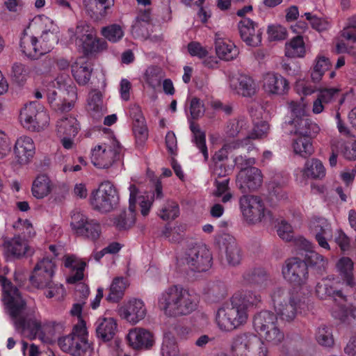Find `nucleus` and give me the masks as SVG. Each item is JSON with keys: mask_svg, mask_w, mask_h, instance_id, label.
<instances>
[{"mask_svg": "<svg viewBox=\"0 0 356 356\" xmlns=\"http://www.w3.org/2000/svg\"><path fill=\"white\" fill-rule=\"evenodd\" d=\"M56 268V266L53 259L43 258L35 265L30 277L32 285L38 289L49 287Z\"/></svg>", "mask_w": 356, "mask_h": 356, "instance_id": "16", "label": "nucleus"}, {"mask_svg": "<svg viewBox=\"0 0 356 356\" xmlns=\"http://www.w3.org/2000/svg\"><path fill=\"white\" fill-rule=\"evenodd\" d=\"M308 227L318 245L330 250L328 241L332 238V228L328 220L323 217L313 216L309 219Z\"/></svg>", "mask_w": 356, "mask_h": 356, "instance_id": "18", "label": "nucleus"}, {"mask_svg": "<svg viewBox=\"0 0 356 356\" xmlns=\"http://www.w3.org/2000/svg\"><path fill=\"white\" fill-rule=\"evenodd\" d=\"M51 193L54 196L55 200H60L63 199L69 191V187L67 184L62 181L53 183Z\"/></svg>", "mask_w": 356, "mask_h": 356, "instance_id": "64", "label": "nucleus"}, {"mask_svg": "<svg viewBox=\"0 0 356 356\" xmlns=\"http://www.w3.org/2000/svg\"><path fill=\"white\" fill-rule=\"evenodd\" d=\"M190 127L193 134V142L196 147L200 149V152L202 153L203 156H207L208 152L206 145L205 134L200 130L197 125L193 123L191 124Z\"/></svg>", "mask_w": 356, "mask_h": 356, "instance_id": "50", "label": "nucleus"}, {"mask_svg": "<svg viewBox=\"0 0 356 356\" xmlns=\"http://www.w3.org/2000/svg\"><path fill=\"white\" fill-rule=\"evenodd\" d=\"M73 352L71 355L74 356H86L91 351L90 344L88 339H75Z\"/></svg>", "mask_w": 356, "mask_h": 356, "instance_id": "58", "label": "nucleus"}, {"mask_svg": "<svg viewBox=\"0 0 356 356\" xmlns=\"http://www.w3.org/2000/svg\"><path fill=\"white\" fill-rule=\"evenodd\" d=\"M239 205L243 216L249 223L261 222L269 213L259 196L243 195L239 200Z\"/></svg>", "mask_w": 356, "mask_h": 356, "instance_id": "14", "label": "nucleus"}, {"mask_svg": "<svg viewBox=\"0 0 356 356\" xmlns=\"http://www.w3.org/2000/svg\"><path fill=\"white\" fill-rule=\"evenodd\" d=\"M216 188L213 192L215 197H221V202L224 204L230 202L233 197V195L229 188V179H223L222 181L216 180Z\"/></svg>", "mask_w": 356, "mask_h": 356, "instance_id": "43", "label": "nucleus"}, {"mask_svg": "<svg viewBox=\"0 0 356 356\" xmlns=\"http://www.w3.org/2000/svg\"><path fill=\"white\" fill-rule=\"evenodd\" d=\"M64 265L66 268L72 269L71 274L67 277V283L74 284L83 278V270L86 266L85 261L74 255H70L65 257Z\"/></svg>", "mask_w": 356, "mask_h": 356, "instance_id": "35", "label": "nucleus"}, {"mask_svg": "<svg viewBox=\"0 0 356 356\" xmlns=\"http://www.w3.org/2000/svg\"><path fill=\"white\" fill-rule=\"evenodd\" d=\"M340 90L337 88L319 87L317 88V97L312 105V112L320 114L324 111V104L332 102Z\"/></svg>", "mask_w": 356, "mask_h": 356, "instance_id": "30", "label": "nucleus"}, {"mask_svg": "<svg viewBox=\"0 0 356 356\" xmlns=\"http://www.w3.org/2000/svg\"><path fill=\"white\" fill-rule=\"evenodd\" d=\"M293 248V257H291V285L300 286L307 278V268H325L327 260L313 250V244L304 237L291 236V248Z\"/></svg>", "mask_w": 356, "mask_h": 356, "instance_id": "4", "label": "nucleus"}, {"mask_svg": "<svg viewBox=\"0 0 356 356\" xmlns=\"http://www.w3.org/2000/svg\"><path fill=\"white\" fill-rule=\"evenodd\" d=\"M4 254L8 259L21 258L33 253L27 241L21 236H15L4 243Z\"/></svg>", "mask_w": 356, "mask_h": 356, "instance_id": "24", "label": "nucleus"}, {"mask_svg": "<svg viewBox=\"0 0 356 356\" xmlns=\"http://www.w3.org/2000/svg\"><path fill=\"white\" fill-rule=\"evenodd\" d=\"M295 90L300 95L303 96H308L314 93L317 88L312 85V83L307 80L300 79L295 84Z\"/></svg>", "mask_w": 356, "mask_h": 356, "instance_id": "60", "label": "nucleus"}, {"mask_svg": "<svg viewBox=\"0 0 356 356\" xmlns=\"http://www.w3.org/2000/svg\"><path fill=\"white\" fill-rule=\"evenodd\" d=\"M101 35L112 43H117L120 41L124 35V29L118 24H112L101 29Z\"/></svg>", "mask_w": 356, "mask_h": 356, "instance_id": "41", "label": "nucleus"}, {"mask_svg": "<svg viewBox=\"0 0 356 356\" xmlns=\"http://www.w3.org/2000/svg\"><path fill=\"white\" fill-rule=\"evenodd\" d=\"M14 153L17 156H33L35 146L32 138L28 136L18 138L15 144Z\"/></svg>", "mask_w": 356, "mask_h": 356, "instance_id": "42", "label": "nucleus"}, {"mask_svg": "<svg viewBox=\"0 0 356 356\" xmlns=\"http://www.w3.org/2000/svg\"><path fill=\"white\" fill-rule=\"evenodd\" d=\"M353 266L352 259L345 257L339 259L336 264L338 273L346 282V285L350 287L355 284L353 277Z\"/></svg>", "mask_w": 356, "mask_h": 356, "instance_id": "40", "label": "nucleus"}, {"mask_svg": "<svg viewBox=\"0 0 356 356\" xmlns=\"http://www.w3.org/2000/svg\"><path fill=\"white\" fill-rule=\"evenodd\" d=\"M159 216L163 220H172L179 215V205L173 201L168 200L158 213Z\"/></svg>", "mask_w": 356, "mask_h": 356, "instance_id": "44", "label": "nucleus"}, {"mask_svg": "<svg viewBox=\"0 0 356 356\" xmlns=\"http://www.w3.org/2000/svg\"><path fill=\"white\" fill-rule=\"evenodd\" d=\"M278 236L286 242L289 241V225L286 220L277 219L275 225Z\"/></svg>", "mask_w": 356, "mask_h": 356, "instance_id": "63", "label": "nucleus"}, {"mask_svg": "<svg viewBox=\"0 0 356 356\" xmlns=\"http://www.w3.org/2000/svg\"><path fill=\"white\" fill-rule=\"evenodd\" d=\"M234 162L240 168L236 186L243 193L254 191L261 186L263 175L259 168L252 166L254 163L253 157H235Z\"/></svg>", "mask_w": 356, "mask_h": 356, "instance_id": "9", "label": "nucleus"}, {"mask_svg": "<svg viewBox=\"0 0 356 356\" xmlns=\"http://www.w3.org/2000/svg\"><path fill=\"white\" fill-rule=\"evenodd\" d=\"M179 265L192 271L206 272L213 265V256L204 245H197L187 250L178 259Z\"/></svg>", "mask_w": 356, "mask_h": 356, "instance_id": "10", "label": "nucleus"}, {"mask_svg": "<svg viewBox=\"0 0 356 356\" xmlns=\"http://www.w3.org/2000/svg\"><path fill=\"white\" fill-rule=\"evenodd\" d=\"M84 228L87 230V232L77 234L85 236L91 240H96L100 236V225L95 220H89V221L84 226Z\"/></svg>", "mask_w": 356, "mask_h": 356, "instance_id": "56", "label": "nucleus"}, {"mask_svg": "<svg viewBox=\"0 0 356 356\" xmlns=\"http://www.w3.org/2000/svg\"><path fill=\"white\" fill-rule=\"evenodd\" d=\"M242 40L249 46L257 47L261 42L262 32L257 24L249 18H243L238 23Z\"/></svg>", "mask_w": 356, "mask_h": 356, "instance_id": "23", "label": "nucleus"}, {"mask_svg": "<svg viewBox=\"0 0 356 356\" xmlns=\"http://www.w3.org/2000/svg\"><path fill=\"white\" fill-rule=\"evenodd\" d=\"M114 5V0H84L86 12L95 21L105 18Z\"/></svg>", "mask_w": 356, "mask_h": 356, "instance_id": "26", "label": "nucleus"}, {"mask_svg": "<svg viewBox=\"0 0 356 356\" xmlns=\"http://www.w3.org/2000/svg\"><path fill=\"white\" fill-rule=\"evenodd\" d=\"M261 296L251 290L236 292L216 312V322L219 329L231 332L244 325L248 319V309L261 302Z\"/></svg>", "mask_w": 356, "mask_h": 356, "instance_id": "3", "label": "nucleus"}, {"mask_svg": "<svg viewBox=\"0 0 356 356\" xmlns=\"http://www.w3.org/2000/svg\"><path fill=\"white\" fill-rule=\"evenodd\" d=\"M159 309L168 317L187 316L195 311L198 300L194 294L179 284L163 290L157 298Z\"/></svg>", "mask_w": 356, "mask_h": 356, "instance_id": "5", "label": "nucleus"}, {"mask_svg": "<svg viewBox=\"0 0 356 356\" xmlns=\"http://www.w3.org/2000/svg\"><path fill=\"white\" fill-rule=\"evenodd\" d=\"M302 174L308 179L321 180L325 177L326 170L320 160L312 158L306 161Z\"/></svg>", "mask_w": 356, "mask_h": 356, "instance_id": "36", "label": "nucleus"}, {"mask_svg": "<svg viewBox=\"0 0 356 356\" xmlns=\"http://www.w3.org/2000/svg\"><path fill=\"white\" fill-rule=\"evenodd\" d=\"M188 51L192 56L199 58H205L208 54V50L197 42H191L188 44Z\"/></svg>", "mask_w": 356, "mask_h": 356, "instance_id": "62", "label": "nucleus"}, {"mask_svg": "<svg viewBox=\"0 0 356 356\" xmlns=\"http://www.w3.org/2000/svg\"><path fill=\"white\" fill-rule=\"evenodd\" d=\"M235 153L257 154L258 149L250 143L249 138H245L242 141L226 142L219 150L218 156H226Z\"/></svg>", "mask_w": 356, "mask_h": 356, "instance_id": "28", "label": "nucleus"}, {"mask_svg": "<svg viewBox=\"0 0 356 356\" xmlns=\"http://www.w3.org/2000/svg\"><path fill=\"white\" fill-rule=\"evenodd\" d=\"M119 194L115 185L105 181L101 183L97 189L92 191L90 203L95 210L102 213L112 211L118 204Z\"/></svg>", "mask_w": 356, "mask_h": 356, "instance_id": "11", "label": "nucleus"}, {"mask_svg": "<svg viewBox=\"0 0 356 356\" xmlns=\"http://www.w3.org/2000/svg\"><path fill=\"white\" fill-rule=\"evenodd\" d=\"M178 351L179 348L175 338L170 332L165 333L161 346L162 356H175Z\"/></svg>", "mask_w": 356, "mask_h": 356, "instance_id": "47", "label": "nucleus"}, {"mask_svg": "<svg viewBox=\"0 0 356 356\" xmlns=\"http://www.w3.org/2000/svg\"><path fill=\"white\" fill-rule=\"evenodd\" d=\"M270 127L267 122L261 121L255 123L251 134L246 138H249L250 141H251V139L265 138L267 136ZM250 143H252V142Z\"/></svg>", "mask_w": 356, "mask_h": 356, "instance_id": "55", "label": "nucleus"}, {"mask_svg": "<svg viewBox=\"0 0 356 356\" xmlns=\"http://www.w3.org/2000/svg\"><path fill=\"white\" fill-rule=\"evenodd\" d=\"M67 33L70 42L84 56H95L108 49L106 40L99 38L96 29L86 22H79Z\"/></svg>", "mask_w": 356, "mask_h": 356, "instance_id": "7", "label": "nucleus"}, {"mask_svg": "<svg viewBox=\"0 0 356 356\" xmlns=\"http://www.w3.org/2000/svg\"><path fill=\"white\" fill-rule=\"evenodd\" d=\"M37 73L36 67H29L21 63H16L13 67V75L18 83L25 81L31 74Z\"/></svg>", "mask_w": 356, "mask_h": 356, "instance_id": "49", "label": "nucleus"}, {"mask_svg": "<svg viewBox=\"0 0 356 356\" xmlns=\"http://www.w3.org/2000/svg\"><path fill=\"white\" fill-rule=\"evenodd\" d=\"M117 313L122 320L131 325H136L145 318L147 308L141 299L131 298L119 306Z\"/></svg>", "mask_w": 356, "mask_h": 356, "instance_id": "17", "label": "nucleus"}, {"mask_svg": "<svg viewBox=\"0 0 356 356\" xmlns=\"http://www.w3.org/2000/svg\"><path fill=\"white\" fill-rule=\"evenodd\" d=\"M228 82L229 88L243 97H252L258 90L257 83L251 76L238 72L231 74Z\"/></svg>", "mask_w": 356, "mask_h": 356, "instance_id": "20", "label": "nucleus"}, {"mask_svg": "<svg viewBox=\"0 0 356 356\" xmlns=\"http://www.w3.org/2000/svg\"><path fill=\"white\" fill-rule=\"evenodd\" d=\"M317 342L326 347H330L334 343V339L330 329L325 325L319 327L316 334Z\"/></svg>", "mask_w": 356, "mask_h": 356, "instance_id": "51", "label": "nucleus"}, {"mask_svg": "<svg viewBox=\"0 0 356 356\" xmlns=\"http://www.w3.org/2000/svg\"><path fill=\"white\" fill-rule=\"evenodd\" d=\"M330 280H324L318 283L316 286L317 296L321 298H325L327 296H332L335 301L340 302L337 305L332 311L334 318L339 319L343 323H350L352 319H356V308L352 305L343 304L346 301L345 296L341 291L337 290L331 284Z\"/></svg>", "mask_w": 356, "mask_h": 356, "instance_id": "8", "label": "nucleus"}, {"mask_svg": "<svg viewBox=\"0 0 356 356\" xmlns=\"http://www.w3.org/2000/svg\"><path fill=\"white\" fill-rule=\"evenodd\" d=\"M134 134L138 147H143L148 138V130L146 122L134 124Z\"/></svg>", "mask_w": 356, "mask_h": 356, "instance_id": "54", "label": "nucleus"}, {"mask_svg": "<svg viewBox=\"0 0 356 356\" xmlns=\"http://www.w3.org/2000/svg\"><path fill=\"white\" fill-rule=\"evenodd\" d=\"M190 111L191 117L193 119H197L202 117L205 111L202 102L200 99L193 97L191 101Z\"/></svg>", "mask_w": 356, "mask_h": 356, "instance_id": "61", "label": "nucleus"}, {"mask_svg": "<svg viewBox=\"0 0 356 356\" xmlns=\"http://www.w3.org/2000/svg\"><path fill=\"white\" fill-rule=\"evenodd\" d=\"M293 152L296 154L301 155L305 153L311 155L312 154V145L310 140L306 137H300L293 144Z\"/></svg>", "mask_w": 356, "mask_h": 356, "instance_id": "53", "label": "nucleus"}, {"mask_svg": "<svg viewBox=\"0 0 356 356\" xmlns=\"http://www.w3.org/2000/svg\"><path fill=\"white\" fill-rule=\"evenodd\" d=\"M245 279L249 282L259 285L262 288L266 287L270 282L266 272L262 268L254 269L250 273L245 275Z\"/></svg>", "mask_w": 356, "mask_h": 356, "instance_id": "46", "label": "nucleus"}, {"mask_svg": "<svg viewBox=\"0 0 356 356\" xmlns=\"http://www.w3.org/2000/svg\"><path fill=\"white\" fill-rule=\"evenodd\" d=\"M29 27L32 29L38 27L42 31L40 37L41 40H46L52 47L54 44L58 42L57 33L58 28L49 17L44 15L35 17Z\"/></svg>", "mask_w": 356, "mask_h": 356, "instance_id": "21", "label": "nucleus"}, {"mask_svg": "<svg viewBox=\"0 0 356 356\" xmlns=\"http://www.w3.org/2000/svg\"><path fill=\"white\" fill-rule=\"evenodd\" d=\"M49 104L61 113L72 110L76 99V89L67 74H61L44 84Z\"/></svg>", "mask_w": 356, "mask_h": 356, "instance_id": "6", "label": "nucleus"}, {"mask_svg": "<svg viewBox=\"0 0 356 356\" xmlns=\"http://www.w3.org/2000/svg\"><path fill=\"white\" fill-rule=\"evenodd\" d=\"M129 209L122 211L113 220L114 225L118 230L130 229L136 222V209L138 194V189L134 184L129 186Z\"/></svg>", "mask_w": 356, "mask_h": 356, "instance_id": "19", "label": "nucleus"}, {"mask_svg": "<svg viewBox=\"0 0 356 356\" xmlns=\"http://www.w3.org/2000/svg\"><path fill=\"white\" fill-rule=\"evenodd\" d=\"M291 125L293 127L294 132L302 136H316L320 131L319 126L314 121L306 117V105L302 104L299 108H294L293 103L291 102Z\"/></svg>", "mask_w": 356, "mask_h": 356, "instance_id": "15", "label": "nucleus"}, {"mask_svg": "<svg viewBox=\"0 0 356 356\" xmlns=\"http://www.w3.org/2000/svg\"><path fill=\"white\" fill-rule=\"evenodd\" d=\"M214 44L216 55L220 60H233L239 54V49L235 44L221 33H216Z\"/></svg>", "mask_w": 356, "mask_h": 356, "instance_id": "22", "label": "nucleus"}, {"mask_svg": "<svg viewBox=\"0 0 356 356\" xmlns=\"http://www.w3.org/2000/svg\"><path fill=\"white\" fill-rule=\"evenodd\" d=\"M267 34L270 40H282L286 38L287 30L280 24H270L268 26Z\"/></svg>", "mask_w": 356, "mask_h": 356, "instance_id": "57", "label": "nucleus"}, {"mask_svg": "<svg viewBox=\"0 0 356 356\" xmlns=\"http://www.w3.org/2000/svg\"><path fill=\"white\" fill-rule=\"evenodd\" d=\"M287 292L277 289L272 296L276 316L268 311H262L254 318V326L261 339L250 332L241 333L233 337L230 344L232 356H269L266 343L280 346L285 339L282 321H289Z\"/></svg>", "mask_w": 356, "mask_h": 356, "instance_id": "1", "label": "nucleus"}, {"mask_svg": "<svg viewBox=\"0 0 356 356\" xmlns=\"http://www.w3.org/2000/svg\"><path fill=\"white\" fill-rule=\"evenodd\" d=\"M32 29L28 27L22 33L19 40V48L22 53L30 59H38L42 55L49 53L53 47L44 39L34 36Z\"/></svg>", "mask_w": 356, "mask_h": 356, "instance_id": "13", "label": "nucleus"}, {"mask_svg": "<svg viewBox=\"0 0 356 356\" xmlns=\"http://www.w3.org/2000/svg\"><path fill=\"white\" fill-rule=\"evenodd\" d=\"M128 286L129 282L126 278L122 277L114 278L110 286L106 299L113 302L120 301L123 298L124 291Z\"/></svg>", "mask_w": 356, "mask_h": 356, "instance_id": "38", "label": "nucleus"}, {"mask_svg": "<svg viewBox=\"0 0 356 356\" xmlns=\"http://www.w3.org/2000/svg\"><path fill=\"white\" fill-rule=\"evenodd\" d=\"M287 86V81L281 75L267 73L264 76V89L269 94L282 95Z\"/></svg>", "mask_w": 356, "mask_h": 356, "instance_id": "33", "label": "nucleus"}, {"mask_svg": "<svg viewBox=\"0 0 356 356\" xmlns=\"http://www.w3.org/2000/svg\"><path fill=\"white\" fill-rule=\"evenodd\" d=\"M226 259L228 264L233 266L241 262L240 249L234 240L226 248Z\"/></svg>", "mask_w": 356, "mask_h": 356, "instance_id": "52", "label": "nucleus"}, {"mask_svg": "<svg viewBox=\"0 0 356 356\" xmlns=\"http://www.w3.org/2000/svg\"><path fill=\"white\" fill-rule=\"evenodd\" d=\"M71 67L72 75L79 85H85L89 81L92 70L86 58H78Z\"/></svg>", "mask_w": 356, "mask_h": 356, "instance_id": "32", "label": "nucleus"}, {"mask_svg": "<svg viewBox=\"0 0 356 356\" xmlns=\"http://www.w3.org/2000/svg\"><path fill=\"white\" fill-rule=\"evenodd\" d=\"M332 64L328 58L318 55L314 60L313 67L311 70V79L314 83H319L325 72Z\"/></svg>", "mask_w": 356, "mask_h": 356, "instance_id": "39", "label": "nucleus"}, {"mask_svg": "<svg viewBox=\"0 0 356 356\" xmlns=\"http://www.w3.org/2000/svg\"><path fill=\"white\" fill-rule=\"evenodd\" d=\"M53 182L46 174L38 175L33 181L31 193L36 199H43L52 192Z\"/></svg>", "mask_w": 356, "mask_h": 356, "instance_id": "34", "label": "nucleus"}, {"mask_svg": "<svg viewBox=\"0 0 356 356\" xmlns=\"http://www.w3.org/2000/svg\"><path fill=\"white\" fill-rule=\"evenodd\" d=\"M149 20L150 15L149 13L145 12L138 15L131 26L132 33L137 37H139L140 35H143L144 31L140 29V24H143L144 26H147Z\"/></svg>", "mask_w": 356, "mask_h": 356, "instance_id": "59", "label": "nucleus"}, {"mask_svg": "<svg viewBox=\"0 0 356 356\" xmlns=\"http://www.w3.org/2000/svg\"><path fill=\"white\" fill-rule=\"evenodd\" d=\"M228 157H213L211 170L214 176L218 177H225L231 168L227 165Z\"/></svg>", "mask_w": 356, "mask_h": 356, "instance_id": "48", "label": "nucleus"}, {"mask_svg": "<svg viewBox=\"0 0 356 356\" xmlns=\"http://www.w3.org/2000/svg\"><path fill=\"white\" fill-rule=\"evenodd\" d=\"M307 27L305 22H300L298 29L291 26V58H304L305 43L301 34Z\"/></svg>", "mask_w": 356, "mask_h": 356, "instance_id": "29", "label": "nucleus"}, {"mask_svg": "<svg viewBox=\"0 0 356 356\" xmlns=\"http://www.w3.org/2000/svg\"><path fill=\"white\" fill-rule=\"evenodd\" d=\"M127 339L130 346L134 349H148L154 343L152 333L141 327H135L129 330Z\"/></svg>", "mask_w": 356, "mask_h": 356, "instance_id": "25", "label": "nucleus"}, {"mask_svg": "<svg viewBox=\"0 0 356 356\" xmlns=\"http://www.w3.org/2000/svg\"><path fill=\"white\" fill-rule=\"evenodd\" d=\"M3 302L15 330L30 338H34L41 330L40 316L26 307L18 289L3 276H0Z\"/></svg>", "mask_w": 356, "mask_h": 356, "instance_id": "2", "label": "nucleus"}, {"mask_svg": "<svg viewBox=\"0 0 356 356\" xmlns=\"http://www.w3.org/2000/svg\"><path fill=\"white\" fill-rule=\"evenodd\" d=\"M49 115L38 102L26 104L21 109L19 120L22 125L32 131H40L49 124Z\"/></svg>", "mask_w": 356, "mask_h": 356, "instance_id": "12", "label": "nucleus"}, {"mask_svg": "<svg viewBox=\"0 0 356 356\" xmlns=\"http://www.w3.org/2000/svg\"><path fill=\"white\" fill-rule=\"evenodd\" d=\"M86 108L88 115L95 120L102 119L107 112L102 93L99 90H92L88 93Z\"/></svg>", "mask_w": 356, "mask_h": 356, "instance_id": "27", "label": "nucleus"}, {"mask_svg": "<svg viewBox=\"0 0 356 356\" xmlns=\"http://www.w3.org/2000/svg\"><path fill=\"white\" fill-rule=\"evenodd\" d=\"M71 218V227L76 234L87 232L84 226L89 221V219L83 211L79 210L73 211Z\"/></svg>", "mask_w": 356, "mask_h": 356, "instance_id": "45", "label": "nucleus"}, {"mask_svg": "<svg viewBox=\"0 0 356 356\" xmlns=\"http://www.w3.org/2000/svg\"><path fill=\"white\" fill-rule=\"evenodd\" d=\"M56 127L59 136H76L80 129L79 122L72 116L62 118L58 121Z\"/></svg>", "mask_w": 356, "mask_h": 356, "instance_id": "37", "label": "nucleus"}, {"mask_svg": "<svg viewBox=\"0 0 356 356\" xmlns=\"http://www.w3.org/2000/svg\"><path fill=\"white\" fill-rule=\"evenodd\" d=\"M117 322L113 318L101 317L95 323V330L97 338L103 341L111 340L117 331Z\"/></svg>", "mask_w": 356, "mask_h": 356, "instance_id": "31", "label": "nucleus"}]
</instances>
